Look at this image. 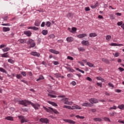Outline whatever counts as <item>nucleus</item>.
<instances>
[{
    "instance_id": "obj_1",
    "label": "nucleus",
    "mask_w": 124,
    "mask_h": 124,
    "mask_svg": "<svg viewBox=\"0 0 124 124\" xmlns=\"http://www.w3.org/2000/svg\"><path fill=\"white\" fill-rule=\"evenodd\" d=\"M19 104H20L21 105H23L25 107H27L28 105H31L32 107L34 108L35 110H38L39 107L40 106V105L36 103L34 104L31 103V102L28 101L27 100H24L21 101H18Z\"/></svg>"
},
{
    "instance_id": "obj_2",
    "label": "nucleus",
    "mask_w": 124,
    "mask_h": 124,
    "mask_svg": "<svg viewBox=\"0 0 124 124\" xmlns=\"http://www.w3.org/2000/svg\"><path fill=\"white\" fill-rule=\"evenodd\" d=\"M43 108L44 110H45L46 112H47V113H53H53L56 114H60V113L59 112V111H58V110L53 108L51 107L46 108V107L43 106Z\"/></svg>"
},
{
    "instance_id": "obj_3",
    "label": "nucleus",
    "mask_w": 124,
    "mask_h": 124,
    "mask_svg": "<svg viewBox=\"0 0 124 124\" xmlns=\"http://www.w3.org/2000/svg\"><path fill=\"white\" fill-rule=\"evenodd\" d=\"M18 119L20 120L21 124H24V123H28V122H29V120L28 119L22 115L18 116Z\"/></svg>"
},
{
    "instance_id": "obj_4",
    "label": "nucleus",
    "mask_w": 124,
    "mask_h": 124,
    "mask_svg": "<svg viewBox=\"0 0 124 124\" xmlns=\"http://www.w3.org/2000/svg\"><path fill=\"white\" fill-rule=\"evenodd\" d=\"M54 94H58V93L55 91L49 92L48 94V96H49V97H51L52 98H56V97H57V95Z\"/></svg>"
},
{
    "instance_id": "obj_5",
    "label": "nucleus",
    "mask_w": 124,
    "mask_h": 124,
    "mask_svg": "<svg viewBox=\"0 0 124 124\" xmlns=\"http://www.w3.org/2000/svg\"><path fill=\"white\" fill-rule=\"evenodd\" d=\"M27 44L28 45H30L31 47H34L35 46V43H34V41L31 39H30L27 42Z\"/></svg>"
},
{
    "instance_id": "obj_6",
    "label": "nucleus",
    "mask_w": 124,
    "mask_h": 124,
    "mask_svg": "<svg viewBox=\"0 0 124 124\" xmlns=\"http://www.w3.org/2000/svg\"><path fill=\"white\" fill-rule=\"evenodd\" d=\"M89 101L90 102V103H92V104H93L94 103H98V100L95 98H91L89 99Z\"/></svg>"
},
{
    "instance_id": "obj_7",
    "label": "nucleus",
    "mask_w": 124,
    "mask_h": 124,
    "mask_svg": "<svg viewBox=\"0 0 124 124\" xmlns=\"http://www.w3.org/2000/svg\"><path fill=\"white\" fill-rule=\"evenodd\" d=\"M63 121L64 122H65L66 123H68V124H75V121L70 120V119H63Z\"/></svg>"
},
{
    "instance_id": "obj_8",
    "label": "nucleus",
    "mask_w": 124,
    "mask_h": 124,
    "mask_svg": "<svg viewBox=\"0 0 124 124\" xmlns=\"http://www.w3.org/2000/svg\"><path fill=\"white\" fill-rule=\"evenodd\" d=\"M31 56H33L34 57H37L38 58L40 57V54H39V53L34 51L31 52Z\"/></svg>"
},
{
    "instance_id": "obj_9",
    "label": "nucleus",
    "mask_w": 124,
    "mask_h": 124,
    "mask_svg": "<svg viewBox=\"0 0 124 124\" xmlns=\"http://www.w3.org/2000/svg\"><path fill=\"white\" fill-rule=\"evenodd\" d=\"M40 122L41 123H45V124H49V120L47 118H41Z\"/></svg>"
},
{
    "instance_id": "obj_10",
    "label": "nucleus",
    "mask_w": 124,
    "mask_h": 124,
    "mask_svg": "<svg viewBox=\"0 0 124 124\" xmlns=\"http://www.w3.org/2000/svg\"><path fill=\"white\" fill-rule=\"evenodd\" d=\"M73 109H76V110H81L82 109V108L80 107L78 105H75L72 106L71 110H73Z\"/></svg>"
},
{
    "instance_id": "obj_11",
    "label": "nucleus",
    "mask_w": 124,
    "mask_h": 124,
    "mask_svg": "<svg viewBox=\"0 0 124 124\" xmlns=\"http://www.w3.org/2000/svg\"><path fill=\"white\" fill-rule=\"evenodd\" d=\"M82 106L84 107H92L93 105L90 103H84L82 104Z\"/></svg>"
},
{
    "instance_id": "obj_12",
    "label": "nucleus",
    "mask_w": 124,
    "mask_h": 124,
    "mask_svg": "<svg viewBox=\"0 0 124 124\" xmlns=\"http://www.w3.org/2000/svg\"><path fill=\"white\" fill-rule=\"evenodd\" d=\"M81 44L85 46H89L90 45V42H89V41L83 40L81 42Z\"/></svg>"
},
{
    "instance_id": "obj_13",
    "label": "nucleus",
    "mask_w": 124,
    "mask_h": 124,
    "mask_svg": "<svg viewBox=\"0 0 124 124\" xmlns=\"http://www.w3.org/2000/svg\"><path fill=\"white\" fill-rule=\"evenodd\" d=\"M66 40L67 42H69V43L72 42L74 40V38L72 37H68L66 38Z\"/></svg>"
},
{
    "instance_id": "obj_14",
    "label": "nucleus",
    "mask_w": 124,
    "mask_h": 124,
    "mask_svg": "<svg viewBox=\"0 0 124 124\" xmlns=\"http://www.w3.org/2000/svg\"><path fill=\"white\" fill-rule=\"evenodd\" d=\"M24 34H26L27 36H31V32L30 31H25L24 32Z\"/></svg>"
},
{
    "instance_id": "obj_15",
    "label": "nucleus",
    "mask_w": 124,
    "mask_h": 124,
    "mask_svg": "<svg viewBox=\"0 0 124 124\" xmlns=\"http://www.w3.org/2000/svg\"><path fill=\"white\" fill-rule=\"evenodd\" d=\"M87 34L83 33V34L78 35L77 37H78V38H83V37L87 36Z\"/></svg>"
},
{
    "instance_id": "obj_16",
    "label": "nucleus",
    "mask_w": 124,
    "mask_h": 124,
    "mask_svg": "<svg viewBox=\"0 0 124 124\" xmlns=\"http://www.w3.org/2000/svg\"><path fill=\"white\" fill-rule=\"evenodd\" d=\"M49 52H50V53H53V54H55V55H58L60 54V52L58 51H56L54 49H50Z\"/></svg>"
},
{
    "instance_id": "obj_17",
    "label": "nucleus",
    "mask_w": 124,
    "mask_h": 124,
    "mask_svg": "<svg viewBox=\"0 0 124 124\" xmlns=\"http://www.w3.org/2000/svg\"><path fill=\"white\" fill-rule=\"evenodd\" d=\"M28 30H33V31H38V28L35 26L29 27L28 28Z\"/></svg>"
},
{
    "instance_id": "obj_18",
    "label": "nucleus",
    "mask_w": 124,
    "mask_h": 124,
    "mask_svg": "<svg viewBox=\"0 0 124 124\" xmlns=\"http://www.w3.org/2000/svg\"><path fill=\"white\" fill-rule=\"evenodd\" d=\"M110 46H124L123 44H120L117 43H111L110 44Z\"/></svg>"
},
{
    "instance_id": "obj_19",
    "label": "nucleus",
    "mask_w": 124,
    "mask_h": 124,
    "mask_svg": "<svg viewBox=\"0 0 124 124\" xmlns=\"http://www.w3.org/2000/svg\"><path fill=\"white\" fill-rule=\"evenodd\" d=\"M8 54V52H6V53H4L3 54H1V57L2 58H9V55Z\"/></svg>"
},
{
    "instance_id": "obj_20",
    "label": "nucleus",
    "mask_w": 124,
    "mask_h": 124,
    "mask_svg": "<svg viewBox=\"0 0 124 124\" xmlns=\"http://www.w3.org/2000/svg\"><path fill=\"white\" fill-rule=\"evenodd\" d=\"M44 79H45V78L42 76V75H40L39 78L36 79V81L38 82V81H40V80H43Z\"/></svg>"
},
{
    "instance_id": "obj_21",
    "label": "nucleus",
    "mask_w": 124,
    "mask_h": 124,
    "mask_svg": "<svg viewBox=\"0 0 124 124\" xmlns=\"http://www.w3.org/2000/svg\"><path fill=\"white\" fill-rule=\"evenodd\" d=\"M18 42L24 44L26 43V42H27V40H26L25 39H21L18 40Z\"/></svg>"
},
{
    "instance_id": "obj_22",
    "label": "nucleus",
    "mask_w": 124,
    "mask_h": 124,
    "mask_svg": "<svg viewBox=\"0 0 124 124\" xmlns=\"http://www.w3.org/2000/svg\"><path fill=\"white\" fill-rule=\"evenodd\" d=\"M10 28L9 27H3V31L6 32L9 31Z\"/></svg>"
},
{
    "instance_id": "obj_23",
    "label": "nucleus",
    "mask_w": 124,
    "mask_h": 124,
    "mask_svg": "<svg viewBox=\"0 0 124 124\" xmlns=\"http://www.w3.org/2000/svg\"><path fill=\"white\" fill-rule=\"evenodd\" d=\"M73 104V102L72 101H67L66 102H64V104H66V105H72V104Z\"/></svg>"
},
{
    "instance_id": "obj_24",
    "label": "nucleus",
    "mask_w": 124,
    "mask_h": 124,
    "mask_svg": "<svg viewBox=\"0 0 124 124\" xmlns=\"http://www.w3.org/2000/svg\"><path fill=\"white\" fill-rule=\"evenodd\" d=\"M102 62H105V63H108L109 64L110 63V62H109V60H107V59L105 58H103L102 59Z\"/></svg>"
},
{
    "instance_id": "obj_25",
    "label": "nucleus",
    "mask_w": 124,
    "mask_h": 124,
    "mask_svg": "<svg viewBox=\"0 0 124 124\" xmlns=\"http://www.w3.org/2000/svg\"><path fill=\"white\" fill-rule=\"evenodd\" d=\"M48 103H49V104H51V105H52V106H55V107L58 106V105L57 104V103L54 102L48 101Z\"/></svg>"
},
{
    "instance_id": "obj_26",
    "label": "nucleus",
    "mask_w": 124,
    "mask_h": 124,
    "mask_svg": "<svg viewBox=\"0 0 124 124\" xmlns=\"http://www.w3.org/2000/svg\"><path fill=\"white\" fill-rule=\"evenodd\" d=\"M90 37H95V36H97V34L95 33H91L89 34Z\"/></svg>"
},
{
    "instance_id": "obj_27",
    "label": "nucleus",
    "mask_w": 124,
    "mask_h": 124,
    "mask_svg": "<svg viewBox=\"0 0 124 124\" xmlns=\"http://www.w3.org/2000/svg\"><path fill=\"white\" fill-rule=\"evenodd\" d=\"M42 33L43 35H47V34H48V31L44 30L42 31Z\"/></svg>"
},
{
    "instance_id": "obj_28",
    "label": "nucleus",
    "mask_w": 124,
    "mask_h": 124,
    "mask_svg": "<svg viewBox=\"0 0 124 124\" xmlns=\"http://www.w3.org/2000/svg\"><path fill=\"white\" fill-rule=\"evenodd\" d=\"M106 39L108 41H110V40L112 39V36H111V35H108L106 36Z\"/></svg>"
},
{
    "instance_id": "obj_29",
    "label": "nucleus",
    "mask_w": 124,
    "mask_h": 124,
    "mask_svg": "<svg viewBox=\"0 0 124 124\" xmlns=\"http://www.w3.org/2000/svg\"><path fill=\"white\" fill-rule=\"evenodd\" d=\"M93 121H94V122H102V119L100 118H95L93 119Z\"/></svg>"
},
{
    "instance_id": "obj_30",
    "label": "nucleus",
    "mask_w": 124,
    "mask_h": 124,
    "mask_svg": "<svg viewBox=\"0 0 124 124\" xmlns=\"http://www.w3.org/2000/svg\"><path fill=\"white\" fill-rule=\"evenodd\" d=\"M0 72H3V73H5L6 74H7V71H6V70H5L2 67H0Z\"/></svg>"
},
{
    "instance_id": "obj_31",
    "label": "nucleus",
    "mask_w": 124,
    "mask_h": 124,
    "mask_svg": "<svg viewBox=\"0 0 124 124\" xmlns=\"http://www.w3.org/2000/svg\"><path fill=\"white\" fill-rule=\"evenodd\" d=\"M5 120H7L8 121H13V117H12V116H8L7 117H6Z\"/></svg>"
},
{
    "instance_id": "obj_32",
    "label": "nucleus",
    "mask_w": 124,
    "mask_h": 124,
    "mask_svg": "<svg viewBox=\"0 0 124 124\" xmlns=\"http://www.w3.org/2000/svg\"><path fill=\"white\" fill-rule=\"evenodd\" d=\"M118 108H119V109H120V110H124V105L122 104V105H120L118 106Z\"/></svg>"
},
{
    "instance_id": "obj_33",
    "label": "nucleus",
    "mask_w": 124,
    "mask_h": 124,
    "mask_svg": "<svg viewBox=\"0 0 124 124\" xmlns=\"http://www.w3.org/2000/svg\"><path fill=\"white\" fill-rule=\"evenodd\" d=\"M2 50L3 52H8V51L10 50V48L9 47H5L3 48Z\"/></svg>"
},
{
    "instance_id": "obj_34",
    "label": "nucleus",
    "mask_w": 124,
    "mask_h": 124,
    "mask_svg": "<svg viewBox=\"0 0 124 124\" xmlns=\"http://www.w3.org/2000/svg\"><path fill=\"white\" fill-rule=\"evenodd\" d=\"M87 65H89L90 67H94V66H93V64L90 63V62H87Z\"/></svg>"
},
{
    "instance_id": "obj_35",
    "label": "nucleus",
    "mask_w": 124,
    "mask_h": 124,
    "mask_svg": "<svg viewBox=\"0 0 124 124\" xmlns=\"http://www.w3.org/2000/svg\"><path fill=\"white\" fill-rule=\"evenodd\" d=\"M63 108H66V109H70V110H71V109H72V108L71 107V106H66V105L64 106L63 107Z\"/></svg>"
},
{
    "instance_id": "obj_36",
    "label": "nucleus",
    "mask_w": 124,
    "mask_h": 124,
    "mask_svg": "<svg viewBox=\"0 0 124 124\" xmlns=\"http://www.w3.org/2000/svg\"><path fill=\"white\" fill-rule=\"evenodd\" d=\"M34 25L36 26V27H39V26H40V22H39L38 21H36Z\"/></svg>"
},
{
    "instance_id": "obj_37",
    "label": "nucleus",
    "mask_w": 124,
    "mask_h": 124,
    "mask_svg": "<svg viewBox=\"0 0 124 124\" xmlns=\"http://www.w3.org/2000/svg\"><path fill=\"white\" fill-rule=\"evenodd\" d=\"M77 31V28H75V27H73L72 28V31H71V32L72 33L75 32V31Z\"/></svg>"
},
{
    "instance_id": "obj_38",
    "label": "nucleus",
    "mask_w": 124,
    "mask_h": 124,
    "mask_svg": "<svg viewBox=\"0 0 124 124\" xmlns=\"http://www.w3.org/2000/svg\"><path fill=\"white\" fill-rule=\"evenodd\" d=\"M76 118H78L80 119L81 120H84V119H85V117L80 116L79 115H76Z\"/></svg>"
},
{
    "instance_id": "obj_39",
    "label": "nucleus",
    "mask_w": 124,
    "mask_h": 124,
    "mask_svg": "<svg viewBox=\"0 0 124 124\" xmlns=\"http://www.w3.org/2000/svg\"><path fill=\"white\" fill-rule=\"evenodd\" d=\"M54 76L56 78H60L61 77V75H60V74H54Z\"/></svg>"
},
{
    "instance_id": "obj_40",
    "label": "nucleus",
    "mask_w": 124,
    "mask_h": 124,
    "mask_svg": "<svg viewBox=\"0 0 124 124\" xmlns=\"http://www.w3.org/2000/svg\"><path fill=\"white\" fill-rule=\"evenodd\" d=\"M46 26H47L48 28L50 27L51 26V22H50V21H47L46 24Z\"/></svg>"
},
{
    "instance_id": "obj_41",
    "label": "nucleus",
    "mask_w": 124,
    "mask_h": 124,
    "mask_svg": "<svg viewBox=\"0 0 124 124\" xmlns=\"http://www.w3.org/2000/svg\"><path fill=\"white\" fill-rule=\"evenodd\" d=\"M110 115L111 117H114V116H117V112L110 113Z\"/></svg>"
},
{
    "instance_id": "obj_42",
    "label": "nucleus",
    "mask_w": 124,
    "mask_h": 124,
    "mask_svg": "<svg viewBox=\"0 0 124 124\" xmlns=\"http://www.w3.org/2000/svg\"><path fill=\"white\" fill-rule=\"evenodd\" d=\"M8 62H10V63H14V61L11 59H9Z\"/></svg>"
},
{
    "instance_id": "obj_43",
    "label": "nucleus",
    "mask_w": 124,
    "mask_h": 124,
    "mask_svg": "<svg viewBox=\"0 0 124 124\" xmlns=\"http://www.w3.org/2000/svg\"><path fill=\"white\" fill-rule=\"evenodd\" d=\"M78 49L81 52H84V51H85V48L84 47H80Z\"/></svg>"
},
{
    "instance_id": "obj_44",
    "label": "nucleus",
    "mask_w": 124,
    "mask_h": 124,
    "mask_svg": "<svg viewBox=\"0 0 124 124\" xmlns=\"http://www.w3.org/2000/svg\"><path fill=\"white\" fill-rule=\"evenodd\" d=\"M16 77L17 79H20V78H22V75H21V74H17Z\"/></svg>"
},
{
    "instance_id": "obj_45",
    "label": "nucleus",
    "mask_w": 124,
    "mask_h": 124,
    "mask_svg": "<svg viewBox=\"0 0 124 124\" xmlns=\"http://www.w3.org/2000/svg\"><path fill=\"white\" fill-rule=\"evenodd\" d=\"M114 57L117 58L119 56H120V53L119 52H116L115 53V54L114 55Z\"/></svg>"
},
{
    "instance_id": "obj_46",
    "label": "nucleus",
    "mask_w": 124,
    "mask_h": 124,
    "mask_svg": "<svg viewBox=\"0 0 124 124\" xmlns=\"http://www.w3.org/2000/svg\"><path fill=\"white\" fill-rule=\"evenodd\" d=\"M3 19H4V21H7V19H8V16H4L3 17Z\"/></svg>"
},
{
    "instance_id": "obj_47",
    "label": "nucleus",
    "mask_w": 124,
    "mask_h": 124,
    "mask_svg": "<svg viewBox=\"0 0 124 124\" xmlns=\"http://www.w3.org/2000/svg\"><path fill=\"white\" fill-rule=\"evenodd\" d=\"M86 80H87V81H89L90 82H92V81H93V79L89 77L86 78Z\"/></svg>"
},
{
    "instance_id": "obj_48",
    "label": "nucleus",
    "mask_w": 124,
    "mask_h": 124,
    "mask_svg": "<svg viewBox=\"0 0 124 124\" xmlns=\"http://www.w3.org/2000/svg\"><path fill=\"white\" fill-rule=\"evenodd\" d=\"M117 25L121 26V27H122V25H123V21L118 22L117 23Z\"/></svg>"
},
{
    "instance_id": "obj_49",
    "label": "nucleus",
    "mask_w": 124,
    "mask_h": 124,
    "mask_svg": "<svg viewBox=\"0 0 124 124\" xmlns=\"http://www.w3.org/2000/svg\"><path fill=\"white\" fill-rule=\"evenodd\" d=\"M62 100H63V101H65V102H66L67 101H68L69 100L68 98H63Z\"/></svg>"
},
{
    "instance_id": "obj_50",
    "label": "nucleus",
    "mask_w": 124,
    "mask_h": 124,
    "mask_svg": "<svg viewBox=\"0 0 124 124\" xmlns=\"http://www.w3.org/2000/svg\"><path fill=\"white\" fill-rule=\"evenodd\" d=\"M90 110L92 111L93 113H95V112H96V109L95 108H92Z\"/></svg>"
},
{
    "instance_id": "obj_51",
    "label": "nucleus",
    "mask_w": 124,
    "mask_h": 124,
    "mask_svg": "<svg viewBox=\"0 0 124 124\" xmlns=\"http://www.w3.org/2000/svg\"><path fill=\"white\" fill-rule=\"evenodd\" d=\"M97 86H98V87H100V88H102V83H99L97 82Z\"/></svg>"
},
{
    "instance_id": "obj_52",
    "label": "nucleus",
    "mask_w": 124,
    "mask_h": 124,
    "mask_svg": "<svg viewBox=\"0 0 124 124\" xmlns=\"http://www.w3.org/2000/svg\"><path fill=\"white\" fill-rule=\"evenodd\" d=\"M21 74L23 76H27V73H26V72H22Z\"/></svg>"
},
{
    "instance_id": "obj_53",
    "label": "nucleus",
    "mask_w": 124,
    "mask_h": 124,
    "mask_svg": "<svg viewBox=\"0 0 124 124\" xmlns=\"http://www.w3.org/2000/svg\"><path fill=\"white\" fill-rule=\"evenodd\" d=\"M4 47H6V45H1L0 46V49H2V48H4Z\"/></svg>"
},
{
    "instance_id": "obj_54",
    "label": "nucleus",
    "mask_w": 124,
    "mask_h": 124,
    "mask_svg": "<svg viewBox=\"0 0 124 124\" xmlns=\"http://www.w3.org/2000/svg\"><path fill=\"white\" fill-rule=\"evenodd\" d=\"M105 121H107L108 122H111V120H110V119L108 117H106L104 118Z\"/></svg>"
},
{
    "instance_id": "obj_55",
    "label": "nucleus",
    "mask_w": 124,
    "mask_h": 124,
    "mask_svg": "<svg viewBox=\"0 0 124 124\" xmlns=\"http://www.w3.org/2000/svg\"><path fill=\"white\" fill-rule=\"evenodd\" d=\"M85 11H90V10H91V9H90V7H87L85 8Z\"/></svg>"
},
{
    "instance_id": "obj_56",
    "label": "nucleus",
    "mask_w": 124,
    "mask_h": 124,
    "mask_svg": "<svg viewBox=\"0 0 124 124\" xmlns=\"http://www.w3.org/2000/svg\"><path fill=\"white\" fill-rule=\"evenodd\" d=\"M41 27L43 28V27H45V22H43L41 25Z\"/></svg>"
},
{
    "instance_id": "obj_57",
    "label": "nucleus",
    "mask_w": 124,
    "mask_h": 124,
    "mask_svg": "<svg viewBox=\"0 0 124 124\" xmlns=\"http://www.w3.org/2000/svg\"><path fill=\"white\" fill-rule=\"evenodd\" d=\"M67 59H68V60H70L71 61H73V60H74L73 57H71L70 56H68Z\"/></svg>"
},
{
    "instance_id": "obj_58",
    "label": "nucleus",
    "mask_w": 124,
    "mask_h": 124,
    "mask_svg": "<svg viewBox=\"0 0 124 124\" xmlns=\"http://www.w3.org/2000/svg\"><path fill=\"white\" fill-rule=\"evenodd\" d=\"M109 17H110V19H115V16H114V15H110L109 16Z\"/></svg>"
},
{
    "instance_id": "obj_59",
    "label": "nucleus",
    "mask_w": 124,
    "mask_h": 124,
    "mask_svg": "<svg viewBox=\"0 0 124 124\" xmlns=\"http://www.w3.org/2000/svg\"><path fill=\"white\" fill-rule=\"evenodd\" d=\"M78 63H80L82 66H85V64H84V62H78Z\"/></svg>"
},
{
    "instance_id": "obj_60",
    "label": "nucleus",
    "mask_w": 124,
    "mask_h": 124,
    "mask_svg": "<svg viewBox=\"0 0 124 124\" xmlns=\"http://www.w3.org/2000/svg\"><path fill=\"white\" fill-rule=\"evenodd\" d=\"M53 63L55 64V65H58V64H59V62L58 61H55L53 62Z\"/></svg>"
},
{
    "instance_id": "obj_61",
    "label": "nucleus",
    "mask_w": 124,
    "mask_h": 124,
    "mask_svg": "<svg viewBox=\"0 0 124 124\" xmlns=\"http://www.w3.org/2000/svg\"><path fill=\"white\" fill-rule=\"evenodd\" d=\"M71 84L73 85V86H75L76 85V82L73 81L71 83Z\"/></svg>"
},
{
    "instance_id": "obj_62",
    "label": "nucleus",
    "mask_w": 124,
    "mask_h": 124,
    "mask_svg": "<svg viewBox=\"0 0 124 124\" xmlns=\"http://www.w3.org/2000/svg\"><path fill=\"white\" fill-rule=\"evenodd\" d=\"M102 78L101 77H97L96 79L97 80H98L99 81H100L101 80V78Z\"/></svg>"
},
{
    "instance_id": "obj_63",
    "label": "nucleus",
    "mask_w": 124,
    "mask_h": 124,
    "mask_svg": "<svg viewBox=\"0 0 124 124\" xmlns=\"http://www.w3.org/2000/svg\"><path fill=\"white\" fill-rule=\"evenodd\" d=\"M50 38H55V35L54 34H51L50 35H49Z\"/></svg>"
},
{
    "instance_id": "obj_64",
    "label": "nucleus",
    "mask_w": 124,
    "mask_h": 124,
    "mask_svg": "<svg viewBox=\"0 0 124 124\" xmlns=\"http://www.w3.org/2000/svg\"><path fill=\"white\" fill-rule=\"evenodd\" d=\"M118 123H120V124H124V121L119 120L118 121Z\"/></svg>"
}]
</instances>
